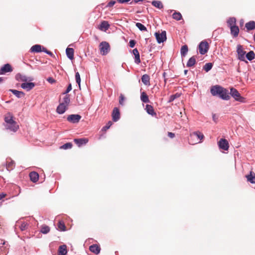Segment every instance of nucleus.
<instances>
[{
	"instance_id": "f257e3e1",
	"label": "nucleus",
	"mask_w": 255,
	"mask_h": 255,
	"mask_svg": "<svg viewBox=\"0 0 255 255\" xmlns=\"http://www.w3.org/2000/svg\"><path fill=\"white\" fill-rule=\"evenodd\" d=\"M210 92L212 96H218L224 100L228 101L230 99L228 90L218 85L212 86L210 89Z\"/></svg>"
},
{
	"instance_id": "f03ea898",
	"label": "nucleus",
	"mask_w": 255,
	"mask_h": 255,
	"mask_svg": "<svg viewBox=\"0 0 255 255\" xmlns=\"http://www.w3.org/2000/svg\"><path fill=\"white\" fill-rule=\"evenodd\" d=\"M229 94H230V95L236 101L241 103L245 102V98L241 96V94L236 89L233 87L231 88L230 93H229Z\"/></svg>"
},
{
	"instance_id": "7ed1b4c3",
	"label": "nucleus",
	"mask_w": 255,
	"mask_h": 255,
	"mask_svg": "<svg viewBox=\"0 0 255 255\" xmlns=\"http://www.w3.org/2000/svg\"><path fill=\"white\" fill-rule=\"evenodd\" d=\"M209 45L207 41L203 40L198 45L199 52L201 55L205 54L209 50Z\"/></svg>"
},
{
	"instance_id": "20e7f679",
	"label": "nucleus",
	"mask_w": 255,
	"mask_h": 255,
	"mask_svg": "<svg viewBox=\"0 0 255 255\" xmlns=\"http://www.w3.org/2000/svg\"><path fill=\"white\" fill-rule=\"evenodd\" d=\"M237 52L238 54V58L240 61L248 63L245 59V56L246 52L243 50V46L241 44H239L237 47Z\"/></svg>"
},
{
	"instance_id": "39448f33",
	"label": "nucleus",
	"mask_w": 255,
	"mask_h": 255,
	"mask_svg": "<svg viewBox=\"0 0 255 255\" xmlns=\"http://www.w3.org/2000/svg\"><path fill=\"white\" fill-rule=\"evenodd\" d=\"M100 49L102 55H106L110 50V46L108 42L102 41L100 44Z\"/></svg>"
},
{
	"instance_id": "423d86ee",
	"label": "nucleus",
	"mask_w": 255,
	"mask_h": 255,
	"mask_svg": "<svg viewBox=\"0 0 255 255\" xmlns=\"http://www.w3.org/2000/svg\"><path fill=\"white\" fill-rule=\"evenodd\" d=\"M154 35L158 43H163L166 40V32L165 30L161 33L156 32Z\"/></svg>"
},
{
	"instance_id": "0eeeda50",
	"label": "nucleus",
	"mask_w": 255,
	"mask_h": 255,
	"mask_svg": "<svg viewBox=\"0 0 255 255\" xmlns=\"http://www.w3.org/2000/svg\"><path fill=\"white\" fill-rule=\"evenodd\" d=\"M81 116L78 114H72L68 116L67 120L73 124L78 123L81 119Z\"/></svg>"
},
{
	"instance_id": "6e6552de",
	"label": "nucleus",
	"mask_w": 255,
	"mask_h": 255,
	"mask_svg": "<svg viewBox=\"0 0 255 255\" xmlns=\"http://www.w3.org/2000/svg\"><path fill=\"white\" fill-rule=\"evenodd\" d=\"M218 146L220 149L224 150H228L229 147L228 140L225 138H221L218 142Z\"/></svg>"
},
{
	"instance_id": "1a4fd4ad",
	"label": "nucleus",
	"mask_w": 255,
	"mask_h": 255,
	"mask_svg": "<svg viewBox=\"0 0 255 255\" xmlns=\"http://www.w3.org/2000/svg\"><path fill=\"white\" fill-rule=\"evenodd\" d=\"M112 120L113 122H116L120 119V112L119 109L115 107L114 108L112 114Z\"/></svg>"
},
{
	"instance_id": "9d476101",
	"label": "nucleus",
	"mask_w": 255,
	"mask_h": 255,
	"mask_svg": "<svg viewBox=\"0 0 255 255\" xmlns=\"http://www.w3.org/2000/svg\"><path fill=\"white\" fill-rule=\"evenodd\" d=\"M12 71L11 65L8 64H5L0 69V75L5 74L6 73L10 72Z\"/></svg>"
},
{
	"instance_id": "9b49d317",
	"label": "nucleus",
	"mask_w": 255,
	"mask_h": 255,
	"mask_svg": "<svg viewBox=\"0 0 255 255\" xmlns=\"http://www.w3.org/2000/svg\"><path fill=\"white\" fill-rule=\"evenodd\" d=\"M35 86V83L33 82H24L21 84V87L23 89L26 90V91H29L30 90L32 89Z\"/></svg>"
},
{
	"instance_id": "f8f14e48",
	"label": "nucleus",
	"mask_w": 255,
	"mask_h": 255,
	"mask_svg": "<svg viewBox=\"0 0 255 255\" xmlns=\"http://www.w3.org/2000/svg\"><path fill=\"white\" fill-rule=\"evenodd\" d=\"M74 141L78 147H80L85 145L88 142V139L87 138H75Z\"/></svg>"
},
{
	"instance_id": "ddd939ff",
	"label": "nucleus",
	"mask_w": 255,
	"mask_h": 255,
	"mask_svg": "<svg viewBox=\"0 0 255 255\" xmlns=\"http://www.w3.org/2000/svg\"><path fill=\"white\" fill-rule=\"evenodd\" d=\"M132 53L134 56V62L136 64H139L141 62L139 53L137 48H134L132 50Z\"/></svg>"
},
{
	"instance_id": "4468645a",
	"label": "nucleus",
	"mask_w": 255,
	"mask_h": 255,
	"mask_svg": "<svg viewBox=\"0 0 255 255\" xmlns=\"http://www.w3.org/2000/svg\"><path fill=\"white\" fill-rule=\"evenodd\" d=\"M43 47L41 45L35 44L33 45L30 49V52L39 53L43 52Z\"/></svg>"
},
{
	"instance_id": "2eb2a0df",
	"label": "nucleus",
	"mask_w": 255,
	"mask_h": 255,
	"mask_svg": "<svg viewBox=\"0 0 255 255\" xmlns=\"http://www.w3.org/2000/svg\"><path fill=\"white\" fill-rule=\"evenodd\" d=\"M67 107L66 105H64V103H60L56 109V112L59 114H64Z\"/></svg>"
},
{
	"instance_id": "dca6fc26",
	"label": "nucleus",
	"mask_w": 255,
	"mask_h": 255,
	"mask_svg": "<svg viewBox=\"0 0 255 255\" xmlns=\"http://www.w3.org/2000/svg\"><path fill=\"white\" fill-rule=\"evenodd\" d=\"M30 179L33 183L36 182L39 179V174L35 171H32L29 173Z\"/></svg>"
},
{
	"instance_id": "f3484780",
	"label": "nucleus",
	"mask_w": 255,
	"mask_h": 255,
	"mask_svg": "<svg viewBox=\"0 0 255 255\" xmlns=\"http://www.w3.org/2000/svg\"><path fill=\"white\" fill-rule=\"evenodd\" d=\"M9 91L12 93L18 98H21L25 96V93L22 91H18L15 89H9Z\"/></svg>"
},
{
	"instance_id": "a211bd4d",
	"label": "nucleus",
	"mask_w": 255,
	"mask_h": 255,
	"mask_svg": "<svg viewBox=\"0 0 255 255\" xmlns=\"http://www.w3.org/2000/svg\"><path fill=\"white\" fill-rule=\"evenodd\" d=\"M89 250L91 252L97 255L100 253L101 249L97 244H93L90 246Z\"/></svg>"
},
{
	"instance_id": "6ab92c4d",
	"label": "nucleus",
	"mask_w": 255,
	"mask_h": 255,
	"mask_svg": "<svg viewBox=\"0 0 255 255\" xmlns=\"http://www.w3.org/2000/svg\"><path fill=\"white\" fill-rule=\"evenodd\" d=\"M145 110L147 113L152 116H156V113L155 112L153 107L150 105H146Z\"/></svg>"
},
{
	"instance_id": "aec40b11",
	"label": "nucleus",
	"mask_w": 255,
	"mask_h": 255,
	"mask_svg": "<svg viewBox=\"0 0 255 255\" xmlns=\"http://www.w3.org/2000/svg\"><path fill=\"white\" fill-rule=\"evenodd\" d=\"M230 28L231 30V34L235 37H237L239 33V27L237 25L232 26Z\"/></svg>"
},
{
	"instance_id": "412c9836",
	"label": "nucleus",
	"mask_w": 255,
	"mask_h": 255,
	"mask_svg": "<svg viewBox=\"0 0 255 255\" xmlns=\"http://www.w3.org/2000/svg\"><path fill=\"white\" fill-rule=\"evenodd\" d=\"M67 253V246L65 245L59 246L58 251V255H66Z\"/></svg>"
},
{
	"instance_id": "4be33fe9",
	"label": "nucleus",
	"mask_w": 255,
	"mask_h": 255,
	"mask_svg": "<svg viewBox=\"0 0 255 255\" xmlns=\"http://www.w3.org/2000/svg\"><path fill=\"white\" fill-rule=\"evenodd\" d=\"M5 128L7 129H9L10 131L15 132L18 128V126L17 125L16 123H15V124H7L5 125Z\"/></svg>"
},
{
	"instance_id": "5701e85b",
	"label": "nucleus",
	"mask_w": 255,
	"mask_h": 255,
	"mask_svg": "<svg viewBox=\"0 0 255 255\" xmlns=\"http://www.w3.org/2000/svg\"><path fill=\"white\" fill-rule=\"evenodd\" d=\"M248 181L251 183L255 184V173L253 171H250V174L246 175Z\"/></svg>"
},
{
	"instance_id": "b1692460",
	"label": "nucleus",
	"mask_w": 255,
	"mask_h": 255,
	"mask_svg": "<svg viewBox=\"0 0 255 255\" xmlns=\"http://www.w3.org/2000/svg\"><path fill=\"white\" fill-rule=\"evenodd\" d=\"M74 49L72 48H67L66 49V54L67 57L70 59L72 60L74 58Z\"/></svg>"
},
{
	"instance_id": "393cba45",
	"label": "nucleus",
	"mask_w": 255,
	"mask_h": 255,
	"mask_svg": "<svg viewBox=\"0 0 255 255\" xmlns=\"http://www.w3.org/2000/svg\"><path fill=\"white\" fill-rule=\"evenodd\" d=\"M197 137L198 139L202 140L204 137V135L200 131H195L190 134L191 138Z\"/></svg>"
},
{
	"instance_id": "a878e982",
	"label": "nucleus",
	"mask_w": 255,
	"mask_h": 255,
	"mask_svg": "<svg viewBox=\"0 0 255 255\" xmlns=\"http://www.w3.org/2000/svg\"><path fill=\"white\" fill-rule=\"evenodd\" d=\"M245 27L248 31L252 30L255 29V21H250L245 24Z\"/></svg>"
},
{
	"instance_id": "bb28decb",
	"label": "nucleus",
	"mask_w": 255,
	"mask_h": 255,
	"mask_svg": "<svg viewBox=\"0 0 255 255\" xmlns=\"http://www.w3.org/2000/svg\"><path fill=\"white\" fill-rule=\"evenodd\" d=\"M15 79L18 81L26 82L27 81V77L20 73H18L15 75Z\"/></svg>"
},
{
	"instance_id": "cd10ccee",
	"label": "nucleus",
	"mask_w": 255,
	"mask_h": 255,
	"mask_svg": "<svg viewBox=\"0 0 255 255\" xmlns=\"http://www.w3.org/2000/svg\"><path fill=\"white\" fill-rule=\"evenodd\" d=\"M196 62V56H193L189 59L187 62L186 66L188 67H192L195 64Z\"/></svg>"
},
{
	"instance_id": "c85d7f7f",
	"label": "nucleus",
	"mask_w": 255,
	"mask_h": 255,
	"mask_svg": "<svg viewBox=\"0 0 255 255\" xmlns=\"http://www.w3.org/2000/svg\"><path fill=\"white\" fill-rule=\"evenodd\" d=\"M140 100L143 103H147L149 102L148 96L145 92H141Z\"/></svg>"
},
{
	"instance_id": "c756f323",
	"label": "nucleus",
	"mask_w": 255,
	"mask_h": 255,
	"mask_svg": "<svg viewBox=\"0 0 255 255\" xmlns=\"http://www.w3.org/2000/svg\"><path fill=\"white\" fill-rule=\"evenodd\" d=\"M141 81L145 85H149L150 84V77L147 74H144L141 77Z\"/></svg>"
},
{
	"instance_id": "7c9ffc66",
	"label": "nucleus",
	"mask_w": 255,
	"mask_h": 255,
	"mask_svg": "<svg viewBox=\"0 0 255 255\" xmlns=\"http://www.w3.org/2000/svg\"><path fill=\"white\" fill-rule=\"evenodd\" d=\"M228 27L236 25V18L234 17H230L227 21Z\"/></svg>"
},
{
	"instance_id": "2f4dec72",
	"label": "nucleus",
	"mask_w": 255,
	"mask_h": 255,
	"mask_svg": "<svg viewBox=\"0 0 255 255\" xmlns=\"http://www.w3.org/2000/svg\"><path fill=\"white\" fill-rule=\"evenodd\" d=\"M151 4L154 7L160 9L163 8V4L159 0H153L151 2Z\"/></svg>"
},
{
	"instance_id": "473e14b6",
	"label": "nucleus",
	"mask_w": 255,
	"mask_h": 255,
	"mask_svg": "<svg viewBox=\"0 0 255 255\" xmlns=\"http://www.w3.org/2000/svg\"><path fill=\"white\" fill-rule=\"evenodd\" d=\"M110 24L107 21H103L100 24V29H104L105 31L108 30L110 27Z\"/></svg>"
},
{
	"instance_id": "72a5a7b5",
	"label": "nucleus",
	"mask_w": 255,
	"mask_h": 255,
	"mask_svg": "<svg viewBox=\"0 0 255 255\" xmlns=\"http://www.w3.org/2000/svg\"><path fill=\"white\" fill-rule=\"evenodd\" d=\"M247 59L251 61L255 58V54L253 51H250L246 54Z\"/></svg>"
},
{
	"instance_id": "f704fd0d",
	"label": "nucleus",
	"mask_w": 255,
	"mask_h": 255,
	"mask_svg": "<svg viewBox=\"0 0 255 255\" xmlns=\"http://www.w3.org/2000/svg\"><path fill=\"white\" fill-rule=\"evenodd\" d=\"M4 121L5 122V125L7 124H15L16 123L13 120L12 116H6L4 118Z\"/></svg>"
},
{
	"instance_id": "c9c22d12",
	"label": "nucleus",
	"mask_w": 255,
	"mask_h": 255,
	"mask_svg": "<svg viewBox=\"0 0 255 255\" xmlns=\"http://www.w3.org/2000/svg\"><path fill=\"white\" fill-rule=\"evenodd\" d=\"M188 48L187 45H184L181 47L180 53L182 57L185 56L188 52Z\"/></svg>"
},
{
	"instance_id": "e433bc0d",
	"label": "nucleus",
	"mask_w": 255,
	"mask_h": 255,
	"mask_svg": "<svg viewBox=\"0 0 255 255\" xmlns=\"http://www.w3.org/2000/svg\"><path fill=\"white\" fill-rule=\"evenodd\" d=\"M172 18L176 20H180L182 19V16L179 12L175 11L172 14Z\"/></svg>"
},
{
	"instance_id": "4c0bfd02",
	"label": "nucleus",
	"mask_w": 255,
	"mask_h": 255,
	"mask_svg": "<svg viewBox=\"0 0 255 255\" xmlns=\"http://www.w3.org/2000/svg\"><path fill=\"white\" fill-rule=\"evenodd\" d=\"M213 66V64L209 62L207 63H206L205 65L203 66V70H205L206 72H209L210 70H211Z\"/></svg>"
},
{
	"instance_id": "58836bf2",
	"label": "nucleus",
	"mask_w": 255,
	"mask_h": 255,
	"mask_svg": "<svg viewBox=\"0 0 255 255\" xmlns=\"http://www.w3.org/2000/svg\"><path fill=\"white\" fill-rule=\"evenodd\" d=\"M50 231V228L46 225L41 226L40 232L44 234H46Z\"/></svg>"
},
{
	"instance_id": "ea45409f",
	"label": "nucleus",
	"mask_w": 255,
	"mask_h": 255,
	"mask_svg": "<svg viewBox=\"0 0 255 255\" xmlns=\"http://www.w3.org/2000/svg\"><path fill=\"white\" fill-rule=\"evenodd\" d=\"M58 229L61 231H65L66 230V226L65 225V224L62 221H60L58 222Z\"/></svg>"
},
{
	"instance_id": "a19ab883",
	"label": "nucleus",
	"mask_w": 255,
	"mask_h": 255,
	"mask_svg": "<svg viewBox=\"0 0 255 255\" xmlns=\"http://www.w3.org/2000/svg\"><path fill=\"white\" fill-rule=\"evenodd\" d=\"M15 166V163L14 161L13 160H11L9 162L7 161L6 162V169L7 170H11L13 168V167Z\"/></svg>"
},
{
	"instance_id": "79ce46f5",
	"label": "nucleus",
	"mask_w": 255,
	"mask_h": 255,
	"mask_svg": "<svg viewBox=\"0 0 255 255\" xmlns=\"http://www.w3.org/2000/svg\"><path fill=\"white\" fill-rule=\"evenodd\" d=\"M70 102V95H65L63 99V103L64 105L67 106Z\"/></svg>"
},
{
	"instance_id": "37998d69",
	"label": "nucleus",
	"mask_w": 255,
	"mask_h": 255,
	"mask_svg": "<svg viewBox=\"0 0 255 255\" xmlns=\"http://www.w3.org/2000/svg\"><path fill=\"white\" fill-rule=\"evenodd\" d=\"M75 79H76V82L78 84L79 88L80 89H81V85H80L81 78H80V74L78 72H77L75 73Z\"/></svg>"
},
{
	"instance_id": "c03bdc74",
	"label": "nucleus",
	"mask_w": 255,
	"mask_h": 255,
	"mask_svg": "<svg viewBox=\"0 0 255 255\" xmlns=\"http://www.w3.org/2000/svg\"><path fill=\"white\" fill-rule=\"evenodd\" d=\"M135 25L140 31H147L146 27L141 23L136 22Z\"/></svg>"
},
{
	"instance_id": "a18cd8bd",
	"label": "nucleus",
	"mask_w": 255,
	"mask_h": 255,
	"mask_svg": "<svg viewBox=\"0 0 255 255\" xmlns=\"http://www.w3.org/2000/svg\"><path fill=\"white\" fill-rule=\"evenodd\" d=\"M73 144L71 142H67L60 146V148L64 149H68L72 147Z\"/></svg>"
},
{
	"instance_id": "49530a36",
	"label": "nucleus",
	"mask_w": 255,
	"mask_h": 255,
	"mask_svg": "<svg viewBox=\"0 0 255 255\" xmlns=\"http://www.w3.org/2000/svg\"><path fill=\"white\" fill-rule=\"evenodd\" d=\"M180 96V94L177 93L175 94L172 95L170 96L169 99L168 101L169 103L173 102L175 99L179 97Z\"/></svg>"
},
{
	"instance_id": "de8ad7c7",
	"label": "nucleus",
	"mask_w": 255,
	"mask_h": 255,
	"mask_svg": "<svg viewBox=\"0 0 255 255\" xmlns=\"http://www.w3.org/2000/svg\"><path fill=\"white\" fill-rule=\"evenodd\" d=\"M28 224L26 222L21 223L19 228L21 231H25L27 229Z\"/></svg>"
},
{
	"instance_id": "09e8293b",
	"label": "nucleus",
	"mask_w": 255,
	"mask_h": 255,
	"mask_svg": "<svg viewBox=\"0 0 255 255\" xmlns=\"http://www.w3.org/2000/svg\"><path fill=\"white\" fill-rule=\"evenodd\" d=\"M113 123L111 121H109L106 126H104L102 129L103 131H106L112 125Z\"/></svg>"
},
{
	"instance_id": "8fccbe9b",
	"label": "nucleus",
	"mask_w": 255,
	"mask_h": 255,
	"mask_svg": "<svg viewBox=\"0 0 255 255\" xmlns=\"http://www.w3.org/2000/svg\"><path fill=\"white\" fill-rule=\"evenodd\" d=\"M72 90V84L69 83L68 85V87L66 90V91L63 93V95H68V93L70 92Z\"/></svg>"
},
{
	"instance_id": "3c124183",
	"label": "nucleus",
	"mask_w": 255,
	"mask_h": 255,
	"mask_svg": "<svg viewBox=\"0 0 255 255\" xmlns=\"http://www.w3.org/2000/svg\"><path fill=\"white\" fill-rule=\"evenodd\" d=\"M125 100V98L123 94H121L120 96V99H119V104L123 106L124 105V101Z\"/></svg>"
},
{
	"instance_id": "603ef678",
	"label": "nucleus",
	"mask_w": 255,
	"mask_h": 255,
	"mask_svg": "<svg viewBox=\"0 0 255 255\" xmlns=\"http://www.w3.org/2000/svg\"><path fill=\"white\" fill-rule=\"evenodd\" d=\"M43 52L46 53L47 54L50 55L52 57L54 56L53 53L49 50H48L46 48L43 47Z\"/></svg>"
},
{
	"instance_id": "864d4df0",
	"label": "nucleus",
	"mask_w": 255,
	"mask_h": 255,
	"mask_svg": "<svg viewBox=\"0 0 255 255\" xmlns=\"http://www.w3.org/2000/svg\"><path fill=\"white\" fill-rule=\"evenodd\" d=\"M116 1L114 0H111L110 1H109L108 4L106 5V7H111L113 6L115 3Z\"/></svg>"
},
{
	"instance_id": "5fc2aeb1",
	"label": "nucleus",
	"mask_w": 255,
	"mask_h": 255,
	"mask_svg": "<svg viewBox=\"0 0 255 255\" xmlns=\"http://www.w3.org/2000/svg\"><path fill=\"white\" fill-rule=\"evenodd\" d=\"M135 44H136V41L133 39H130L129 41V46L131 48L134 47Z\"/></svg>"
},
{
	"instance_id": "6e6d98bb",
	"label": "nucleus",
	"mask_w": 255,
	"mask_h": 255,
	"mask_svg": "<svg viewBox=\"0 0 255 255\" xmlns=\"http://www.w3.org/2000/svg\"><path fill=\"white\" fill-rule=\"evenodd\" d=\"M47 81L51 83V84H53L55 82V80L52 77H49L48 78V79H47Z\"/></svg>"
},
{
	"instance_id": "4d7b16f0",
	"label": "nucleus",
	"mask_w": 255,
	"mask_h": 255,
	"mask_svg": "<svg viewBox=\"0 0 255 255\" xmlns=\"http://www.w3.org/2000/svg\"><path fill=\"white\" fill-rule=\"evenodd\" d=\"M130 0H117V1L120 3H125L128 2Z\"/></svg>"
},
{
	"instance_id": "13d9d810",
	"label": "nucleus",
	"mask_w": 255,
	"mask_h": 255,
	"mask_svg": "<svg viewBox=\"0 0 255 255\" xmlns=\"http://www.w3.org/2000/svg\"><path fill=\"white\" fill-rule=\"evenodd\" d=\"M168 136L170 138H173L175 137V134L171 132H168Z\"/></svg>"
},
{
	"instance_id": "bf43d9fd",
	"label": "nucleus",
	"mask_w": 255,
	"mask_h": 255,
	"mask_svg": "<svg viewBox=\"0 0 255 255\" xmlns=\"http://www.w3.org/2000/svg\"><path fill=\"white\" fill-rule=\"evenodd\" d=\"M4 244H5L4 241L1 239H0V249H1V248L2 247V246L4 245Z\"/></svg>"
},
{
	"instance_id": "052dcab7",
	"label": "nucleus",
	"mask_w": 255,
	"mask_h": 255,
	"mask_svg": "<svg viewBox=\"0 0 255 255\" xmlns=\"http://www.w3.org/2000/svg\"><path fill=\"white\" fill-rule=\"evenodd\" d=\"M6 194L3 193L0 194V200L4 198Z\"/></svg>"
},
{
	"instance_id": "680f3d73",
	"label": "nucleus",
	"mask_w": 255,
	"mask_h": 255,
	"mask_svg": "<svg viewBox=\"0 0 255 255\" xmlns=\"http://www.w3.org/2000/svg\"><path fill=\"white\" fill-rule=\"evenodd\" d=\"M212 118H213V120L214 122H217V118H216V115H215V114H213V115H212Z\"/></svg>"
},
{
	"instance_id": "e2e57ef3",
	"label": "nucleus",
	"mask_w": 255,
	"mask_h": 255,
	"mask_svg": "<svg viewBox=\"0 0 255 255\" xmlns=\"http://www.w3.org/2000/svg\"><path fill=\"white\" fill-rule=\"evenodd\" d=\"M166 75V73H165V72H164V73H163V74H162L163 77V78H164V81H165V82H166V79H165Z\"/></svg>"
},
{
	"instance_id": "0e129e2a",
	"label": "nucleus",
	"mask_w": 255,
	"mask_h": 255,
	"mask_svg": "<svg viewBox=\"0 0 255 255\" xmlns=\"http://www.w3.org/2000/svg\"><path fill=\"white\" fill-rule=\"evenodd\" d=\"M143 1V0H134V2L135 3H138V2H140V1L142 2Z\"/></svg>"
},
{
	"instance_id": "69168bd1",
	"label": "nucleus",
	"mask_w": 255,
	"mask_h": 255,
	"mask_svg": "<svg viewBox=\"0 0 255 255\" xmlns=\"http://www.w3.org/2000/svg\"><path fill=\"white\" fill-rule=\"evenodd\" d=\"M187 72H188V70H185L184 71V73L185 75H186Z\"/></svg>"
},
{
	"instance_id": "338daca9",
	"label": "nucleus",
	"mask_w": 255,
	"mask_h": 255,
	"mask_svg": "<svg viewBox=\"0 0 255 255\" xmlns=\"http://www.w3.org/2000/svg\"><path fill=\"white\" fill-rule=\"evenodd\" d=\"M3 81V78L2 77H0V83Z\"/></svg>"
},
{
	"instance_id": "774afa93",
	"label": "nucleus",
	"mask_w": 255,
	"mask_h": 255,
	"mask_svg": "<svg viewBox=\"0 0 255 255\" xmlns=\"http://www.w3.org/2000/svg\"><path fill=\"white\" fill-rule=\"evenodd\" d=\"M19 223V222H16V225H18V224Z\"/></svg>"
}]
</instances>
